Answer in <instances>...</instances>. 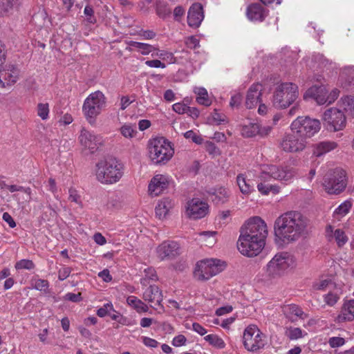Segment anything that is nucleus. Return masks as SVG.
Wrapping results in <instances>:
<instances>
[{
	"instance_id": "obj_24",
	"label": "nucleus",
	"mask_w": 354,
	"mask_h": 354,
	"mask_svg": "<svg viewBox=\"0 0 354 354\" xmlns=\"http://www.w3.org/2000/svg\"><path fill=\"white\" fill-rule=\"evenodd\" d=\"M327 93L328 89L326 86H313L307 90L304 97H312L318 104L322 105L327 103Z\"/></svg>"
},
{
	"instance_id": "obj_1",
	"label": "nucleus",
	"mask_w": 354,
	"mask_h": 354,
	"mask_svg": "<svg viewBox=\"0 0 354 354\" xmlns=\"http://www.w3.org/2000/svg\"><path fill=\"white\" fill-rule=\"evenodd\" d=\"M310 220L299 211H288L278 216L274 223L275 241L279 245H288L306 237L308 233Z\"/></svg>"
},
{
	"instance_id": "obj_57",
	"label": "nucleus",
	"mask_w": 354,
	"mask_h": 354,
	"mask_svg": "<svg viewBox=\"0 0 354 354\" xmlns=\"http://www.w3.org/2000/svg\"><path fill=\"white\" fill-rule=\"evenodd\" d=\"M138 35L144 39H152L156 37V34L151 30H140L138 32Z\"/></svg>"
},
{
	"instance_id": "obj_16",
	"label": "nucleus",
	"mask_w": 354,
	"mask_h": 354,
	"mask_svg": "<svg viewBox=\"0 0 354 354\" xmlns=\"http://www.w3.org/2000/svg\"><path fill=\"white\" fill-rule=\"evenodd\" d=\"M306 144L304 137L299 133L291 131L283 136L280 145L284 151L295 153L303 151Z\"/></svg>"
},
{
	"instance_id": "obj_40",
	"label": "nucleus",
	"mask_w": 354,
	"mask_h": 354,
	"mask_svg": "<svg viewBox=\"0 0 354 354\" xmlns=\"http://www.w3.org/2000/svg\"><path fill=\"white\" fill-rule=\"evenodd\" d=\"M204 339L209 342L212 346L217 348H223L225 346V344L222 338L218 337L217 335L211 334L206 335Z\"/></svg>"
},
{
	"instance_id": "obj_51",
	"label": "nucleus",
	"mask_w": 354,
	"mask_h": 354,
	"mask_svg": "<svg viewBox=\"0 0 354 354\" xmlns=\"http://www.w3.org/2000/svg\"><path fill=\"white\" fill-rule=\"evenodd\" d=\"M49 283L47 280L39 279L35 280L34 288L39 291H46L48 288Z\"/></svg>"
},
{
	"instance_id": "obj_53",
	"label": "nucleus",
	"mask_w": 354,
	"mask_h": 354,
	"mask_svg": "<svg viewBox=\"0 0 354 354\" xmlns=\"http://www.w3.org/2000/svg\"><path fill=\"white\" fill-rule=\"evenodd\" d=\"M243 97L241 93H236L232 95L230 99V106L232 108L239 107L242 102Z\"/></svg>"
},
{
	"instance_id": "obj_52",
	"label": "nucleus",
	"mask_w": 354,
	"mask_h": 354,
	"mask_svg": "<svg viewBox=\"0 0 354 354\" xmlns=\"http://www.w3.org/2000/svg\"><path fill=\"white\" fill-rule=\"evenodd\" d=\"M328 344L331 348H337L343 346L345 344V339L339 337H333L329 339Z\"/></svg>"
},
{
	"instance_id": "obj_39",
	"label": "nucleus",
	"mask_w": 354,
	"mask_h": 354,
	"mask_svg": "<svg viewBox=\"0 0 354 354\" xmlns=\"http://www.w3.org/2000/svg\"><path fill=\"white\" fill-rule=\"evenodd\" d=\"M152 57H158L163 61H166L168 64H173L176 62V57L174 54L171 52L158 50L155 48L154 51L151 54Z\"/></svg>"
},
{
	"instance_id": "obj_49",
	"label": "nucleus",
	"mask_w": 354,
	"mask_h": 354,
	"mask_svg": "<svg viewBox=\"0 0 354 354\" xmlns=\"http://www.w3.org/2000/svg\"><path fill=\"white\" fill-rule=\"evenodd\" d=\"M205 149L209 155L214 156L220 153L219 149L211 141H206L205 142Z\"/></svg>"
},
{
	"instance_id": "obj_60",
	"label": "nucleus",
	"mask_w": 354,
	"mask_h": 354,
	"mask_svg": "<svg viewBox=\"0 0 354 354\" xmlns=\"http://www.w3.org/2000/svg\"><path fill=\"white\" fill-rule=\"evenodd\" d=\"M145 64L151 68H165L166 67V65L158 59L147 60L145 62Z\"/></svg>"
},
{
	"instance_id": "obj_58",
	"label": "nucleus",
	"mask_w": 354,
	"mask_h": 354,
	"mask_svg": "<svg viewBox=\"0 0 354 354\" xmlns=\"http://www.w3.org/2000/svg\"><path fill=\"white\" fill-rule=\"evenodd\" d=\"M71 272V269L69 267H63L58 271V279L60 281H64L68 278Z\"/></svg>"
},
{
	"instance_id": "obj_64",
	"label": "nucleus",
	"mask_w": 354,
	"mask_h": 354,
	"mask_svg": "<svg viewBox=\"0 0 354 354\" xmlns=\"http://www.w3.org/2000/svg\"><path fill=\"white\" fill-rule=\"evenodd\" d=\"M64 299L73 302H78L82 299L81 293L75 294L73 292H68L65 295Z\"/></svg>"
},
{
	"instance_id": "obj_29",
	"label": "nucleus",
	"mask_w": 354,
	"mask_h": 354,
	"mask_svg": "<svg viewBox=\"0 0 354 354\" xmlns=\"http://www.w3.org/2000/svg\"><path fill=\"white\" fill-rule=\"evenodd\" d=\"M354 319V299L346 301L342 308L340 314L337 316L338 322H351Z\"/></svg>"
},
{
	"instance_id": "obj_56",
	"label": "nucleus",
	"mask_w": 354,
	"mask_h": 354,
	"mask_svg": "<svg viewBox=\"0 0 354 354\" xmlns=\"http://www.w3.org/2000/svg\"><path fill=\"white\" fill-rule=\"evenodd\" d=\"M145 277H147L152 281H156L158 279V277L156 275V272L154 268L151 267H147L144 269Z\"/></svg>"
},
{
	"instance_id": "obj_31",
	"label": "nucleus",
	"mask_w": 354,
	"mask_h": 354,
	"mask_svg": "<svg viewBox=\"0 0 354 354\" xmlns=\"http://www.w3.org/2000/svg\"><path fill=\"white\" fill-rule=\"evenodd\" d=\"M173 201L169 198H164L158 202L155 208L156 215L160 219L164 218L172 208Z\"/></svg>"
},
{
	"instance_id": "obj_47",
	"label": "nucleus",
	"mask_w": 354,
	"mask_h": 354,
	"mask_svg": "<svg viewBox=\"0 0 354 354\" xmlns=\"http://www.w3.org/2000/svg\"><path fill=\"white\" fill-rule=\"evenodd\" d=\"M330 283V280L328 279H322L317 281H315L313 283L312 288L314 290H325L326 288Z\"/></svg>"
},
{
	"instance_id": "obj_9",
	"label": "nucleus",
	"mask_w": 354,
	"mask_h": 354,
	"mask_svg": "<svg viewBox=\"0 0 354 354\" xmlns=\"http://www.w3.org/2000/svg\"><path fill=\"white\" fill-rule=\"evenodd\" d=\"M320 129L319 120L308 116H299L290 124V130L299 133L306 141L318 133Z\"/></svg>"
},
{
	"instance_id": "obj_61",
	"label": "nucleus",
	"mask_w": 354,
	"mask_h": 354,
	"mask_svg": "<svg viewBox=\"0 0 354 354\" xmlns=\"http://www.w3.org/2000/svg\"><path fill=\"white\" fill-rule=\"evenodd\" d=\"M156 13L160 17L165 19L170 15L171 10L165 6H159L156 8Z\"/></svg>"
},
{
	"instance_id": "obj_50",
	"label": "nucleus",
	"mask_w": 354,
	"mask_h": 354,
	"mask_svg": "<svg viewBox=\"0 0 354 354\" xmlns=\"http://www.w3.org/2000/svg\"><path fill=\"white\" fill-rule=\"evenodd\" d=\"M324 299L327 305L333 306L339 300V297L337 294L328 292L324 295Z\"/></svg>"
},
{
	"instance_id": "obj_46",
	"label": "nucleus",
	"mask_w": 354,
	"mask_h": 354,
	"mask_svg": "<svg viewBox=\"0 0 354 354\" xmlns=\"http://www.w3.org/2000/svg\"><path fill=\"white\" fill-rule=\"evenodd\" d=\"M286 335L291 340L297 339L302 337V330L299 328L290 327L287 328Z\"/></svg>"
},
{
	"instance_id": "obj_4",
	"label": "nucleus",
	"mask_w": 354,
	"mask_h": 354,
	"mask_svg": "<svg viewBox=\"0 0 354 354\" xmlns=\"http://www.w3.org/2000/svg\"><path fill=\"white\" fill-rule=\"evenodd\" d=\"M298 86L292 82H284L279 85L273 96V105L279 109L290 106L298 97Z\"/></svg>"
},
{
	"instance_id": "obj_44",
	"label": "nucleus",
	"mask_w": 354,
	"mask_h": 354,
	"mask_svg": "<svg viewBox=\"0 0 354 354\" xmlns=\"http://www.w3.org/2000/svg\"><path fill=\"white\" fill-rule=\"evenodd\" d=\"M17 0H0V15L8 13L13 7Z\"/></svg>"
},
{
	"instance_id": "obj_59",
	"label": "nucleus",
	"mask_w": 354,
	"mask_h": 354,
	"mask_svg": "<svg viewBox=\"0 0 354 354\" xmlns=\"http://www.w3.org/2000/svg\"><path fill=\"white\" fill-rule=\"evenodd\" d=\"M69 196H68V200L71 202H74L76 204H81V200H80V195L77 194V192L74 189H69Z\"/></svg>"
},
{
	"instance_id": "obj_21",
	"label": "nucleus",
	"mask_w": 354,
	"mask_h": 354,
	"mask_svg": "<svg viewBox=\"0 0 354 354\" xmlns=\"http://www.w3.org/2000/svg\"><path fill=\"white\" fill-rule=\"evenodd\" d=\"M168 184L167 176L162 174H157L150 181L149 192L153 196H158L167 187Z\"/></svg>"
},
{
	"instance_id": "obj_62",
	"label": "nucleus",
	"mask_w": 354,
	"mask_h": 354,
	"mask_svg": "<svg viewBox=\"0 0 354 354\" xmlns=\"http://www.w3.org/2000/svg\"><path fill=\"white\" fill-rule=\"evenodd\" d=\"M186 342L187 339L183 335H178L173 339L172 344L176 347H178L184 345Z\"/></svg>"
},
{
	"instance_id": "obj_37",
	"label": "nucleus",
	"mask_w": 354,
	"mask_h": 354,
	"mask_svg": "<svg viewBox=\"0 0 354 354\" xmlns=\"http://www.w3.org/2000/svg\"><path fill=\"white\" fill-rule=\"evenodd\" d=\"M194 93L197 95L196 102L201 105L209 106L212 101L208 97L207 91L204 88H196Z\"/></svg>"
},
{
	"instance_id": "obj_14",
	"label": "nucleus",
	"mask_w": 354,
	"mask_h": 354,
	"mask_svg": "<svg viewBox=\"0 0 354 354\" xmlns=\"http://www.w3.org/2000/svg\"><path fill=\"white\" fill-rule=\"evenodd\" d=\"M265 245V241L253 239L251 236L241 234L237 242L239 251L245 256L252 257L259 254Z\"/></svg>"
},
{
	"instance_id": "obj_63",
	"label": "nucleus",
	"mask_w": 354,
	"mask_h": 354,
	"mask_svg": "<svg viewBox=\"0 0 354 354\" xmlns=\"http://www.w3.org/2000/svg\"><path fill=\"white\" fill-rule=\"evenodd\" d=\"M186 44L189 48L195 49L199 47V40L194 36H191L187 38Z\"/></svg>"
},
{
	"instance_id": "obj_10",
	"label": "nucleus",
	"mask_w": 354,
	"mask_h": 354,
	"mask_svg": "<svg viewBox=\"0 0 354 354\" xmlns=\"http://www.w3.org/2000/svg\"><path fill=\"white\" fill-rule=\"evenodd\" d=\"M290 257L287 252L276 254L264 268L265 275L268 279L281 277L289 268Z\"/></svg>"
},
{
	"instance_id": "obj_48",
	"label": "nucleus",
	"mask_w": 354,
	"mask_h": 354,
	"mask_svg": "<svg viewBox=\"0 0 354 354\" xmlns=\"http://www.w3.org/2000/svg\"><path fill=\"white\" fill-rule=\"evenodd\" d=\"M184 136L187 139H192V140L198 145L202 144L203 139L201 136L197 135L192 130H189L186 131L184 133Z\"/></svg>"
},
{
	"instance_id": "obj_30",
	"label": "nucleus",
	"mask_w": 354,
	"mask_h": 354,
	"mask_svg": "<svg viewBox=\"0 0 354 354\" xmlns=\"http://www.w3.org/2000/svg\"><path fill=\"white\" fill-rule=\"evenodd\" d=\"M337 147V143L334 141H322L315 145L313 154L317 157L334 150Z\"/></svg>"
},
{
	"instance_id": "obj_6",
	"label": "nucleus",
	"mask_w": 354,
	"mask_h": 354,
	"mask_svg": "<svg viewBox=\"0 0 354 354\" xmlns=\"http://www.w3.org/2000/svg\"><path fill=\"white\" fill-rule=\"evenodd\" d=\"M106 105V97L100 91L91 93L84 100L82 111L90 124L95 122L96 117L100 114Z\"/></svg>"
},
{
	"instance_id": "obj_8",
	"label": "nucleus",
	"mask_w": 354,
	"mask_h": 354,
	"mask_svg": "<svg viewBox=\"0 0 354 354\" xmlns=\"http://www.w3.org/2000/svg\"><path fill=\"white\" fill-rule=\"evenodd\" d=\"M347 185L346 171L342 168L330 171L324 178L323 187L329 194H339Z\"/></svg>"
},
{
	"instance_id": "obj_18",
	"label": "nucleus",
	"mask_w": 354,
	"mask_h": 354,
	"mask_svg": "<svg viewBox=\"0 0 354 354\" xmlns=\"http://www.w3.org/2000/svg\"><path fill=\"white\" fill-rule=\"evenodd\" d=\"M208 212V204L198 198H193L188 201L186 207L187 216L193 219L203 218L207 214Z\"/></svg>"
},
{
	"instance_id": "obj_19",
	"label": "nucleus",
	"mask_w": 354,
	"mask_h": 354,
	"mask_svg": "<svg viewBox=\"0 0 354 354\" xmlns=\"http://www.w3.org/2000/svg\"><path fill=\"white\" fill-rule=\"evenodd\" d=\"M156 254L162 261L171 259L180 254V248L175 241H164L157 247Z\"/></svg>"
},
{
	"instance_id": "obj_12",
	"label": "nucleus",
	"mask_w": 354,
	"mask_h": 354,
	"mask_svg": "<svg viewBox=\"0 0 354 354\" xmlns=\"http://www.w3.org/2000/svg\"><path fill=\"white\" fill-rule=\"evenodd\" d=\"M21 66L17 64H6L0 68V88H10L22 77Z\"/></svg>"
},
{
	"instance_id": "obj_36",
	"label": "nucleus",
	"mask_w": 354,
	"mask_h": 354,
	"mask_svg": "<svg viewBox=\"0 0 354 354\" xmlns=\"http://www.w3.org/2000/svg\"><path fill=\"white\" fill-rule=\"evenodd\" d=\"M260 126L257 123H249L242 126L241 133L243 137L252 138L259 133Z\"/></svg>"
},
{
	"instance_id": "obj_20",
	"label": "nucleus",
	"mask_w": 354,
	"mask_h": 354,
	"mask_svg": "<svg viewBox=\"0 0 354 354\" xmlns=\"http://www.w3.org/2000/svg\"><path fill=\"white\" fill-rule=\"evenodd\" d=\"M204 19L203 6L195 3L189 8L187 15V24L190 27L198 28Z\"/></svg>"
},
{
	"instance_id": "obj_34",
	"label": "nucleus",
	"mask_w": 354,
	"mask_h": 354,
	"mask_svg": "<svg viewBox=\"0 0 354 354\" xmlns=\"http://www.w3.org/2000/svg\"><path fill=\"white\" fill-rule=\"evenodd\" d=\"M339 107L348 116L354 117V97L346 96L339 102Z\"/></svg>"
},
{
	"instance_id": "obj_43",
	"label": "nucleus",
	"mask_w": 354,
	"mask_h": 354,
	"mask_svg": "<svg viewBox=\"0 0 354 354\" xmlns=\"http://www.w3.org/2000/svg\"><path fill=\"white\" fill-rule=\"evenodd\" d=\"M35 267V263L32 262V261L29 259H21L19 261H17L15 265V268L16 270H32Z\"/></svg>"
},
{
	"instance_id": "obj_33",
	"label": "nucleus",
	"mask_w": 354,
	"mask_h": 354,
	"mask_svg": "<svg viewBox=\"0 0 354 354\" xmlns=\"http://www.w3.org/2000/svg\"><path fill=\"white\" fill-rule=\"evenodd\" d=\"M236 183L241 192L243 194H250L254 191V184L247 180L243 174H239L236 177Z\"/></svg>"
},
{
	"instance_id": "obj_11",
	"label": "nucleus",
	"mask_w": 354,
	"mask_h": 354,
	"mask_svg": "<svg viewBox=\"0 0 354 354\" xmlns=\"http://www.w3.org/2000/svg\"><path fill=\"white\" fill-rule=\"evenodd\" d=\"M243 344L250 351H256L263 348L266 344V336L255 325H250L243 333Z\"/></svg>"
},
{
	"instance_id": "obj_26",
	"label": "nucleus",
	"mask_w": 354,
	"mask_h": 354,
	"mask_svg": "<svg viewBox=\"0 0 354 354\" xmlns=\"http://www.w3.org/2000/svg\"><path fill=\"white\" fill-rule=\"evenodd\" d=\"M247 17L250 21H263L268 15L267 10L259 3H252L247 8Z\"/></svg>"
},
{
	"instance_id": "obj_23",
	"label": "nucleus",
	"mask_w": 354,
	"mask_h": 354,
	"mask_svg": "<svg viewBox=\"0 0 354 354\" xmlns=\"http://www.w3.org/2000/svg\"><path fill=\"white\" fill-rule=\"evenodd\" d=\"M263 86L260 84H252L248 91L245 100V106L248 109L254 108L261 102Z\"/></svg>"
},
{
	"instance_id": "obj_27",
	"label": "nucleus",
	"mask_w": 354,
	"mask_h": 354,
	"mask_svg": "<svg viewBox=\"0 0 354 354\" xmlns=\"http://www.w3.org/2000/svg\"><path fill=\"white\" fill-rule=\"evenodd\" d=\"M326 236L329 241L334 239L339 248L344 245L348 240L347 236L342 230L336 229L335 230H333V227L331 225H328L326 227Z\"/></svg>"
},
{
	"instance_id": "obj_41",
	"label": "nucleus",
	"mask_w": 354,
	"mask_h": 354,
	"mask_svg": "<svg viewBox=\"0 0 354 354\" xmlns=\"http://www.w3.org/2000/svg\"><path fill=\"white\" fill-rule=\"evenodd\" d=\"M352 207V203L349 201H345L339 205L334 211V215L338 217H343L346 215Z\"/></svg>"
},
{
	"instance_id": "obj_22",
	"label": "nucleus",
	"mask_w": 354,
	"mask_h": 354,
	"mask_svg": "<svg viewBox=\"0 0 354 354\" xmlns=\"http://www.w3.org/2000/svg\"><path fill=\"white\" fill-rule=\"evenodd\" d=\"M142 298L151 304V307L157 308V306H161L162 295L157 286L150 285L143 292Z\"/></svg>"
},
{
	"instance_id": "obj_3",
	"label": "nucleus",
	"mask_w": 354,
	"mask_h": 354,
	"mask_svg": "<svg viewBox=\"0 0 354 354\" xmlns=\"http://www.w3.org/2000/svg\"><path fill=\"white\" fill-rule=\"evenodd\" d=\"M124 174V166L116 158L101 160L95 165L96 179L104 185L118 183Z\"/></svg>"
},
{
	"instance_id": "obj_38",
	"label": "nucleus",
	"mask_w": 354,
	"mask_h": 354,
	"mask_svg": "<svg viewBox=\"0 0 354 354\" xmlns=\"http://www.w3.org/2000/svg\"><path fill=\"white\" fill-rule=\"evenodd\" d=\"M129 45L136 48L138 50V52L143 55H149L151 53H152L155 50V47L152 45L142 42L131 41L129 43Z\"/></svg>"
},
{
	"instance_id": "obj_25",
	"label": "nucleus",
	"mask_w": 354,
	"mask_h": 354,
	"mask_svg": "<svg viewBox=\"0 0 354 354\" xmlns=\"http://www.w3.org/2000/svg\"><path fill=\"white\" fill-rule=\"evenodd\" d=\"M282 312L285 317L291 322H295L297 319H305L308 315L303 311L301 308L296 304H288L282 307Z\"/></svg>"
},
{
	"instance_id": "obj_35",
	"label": "nucleus",
	"mask_w": 354,
	"mask_h": 354,
	"mask_svg": "<svg viewBox=\"0 0 354 354\" xmlns=\"http://www.w3.org/2000/svg\"><path fill=\"white\" fill-rule=\"evenodd\" d=\"M127 303L138 313H145L149 310L148 306L142 300L133 295L127 297Z\"/></svg>"
},
{
	"instance_id": "obj_45",
	"label": "nucleus",
	"mask_w": 354,
	"mask_h": 354,
	"mask_svg": "<svg viewBox=\"0 0 354 354\" xmlns=\"http://www.w3.org/2000/svg\"><path fill=\"white\" fill-rule=\"evenodd\" d=\"M111 311L115 312L112 303L109 302V303L104 304L102 307L100 308L97 310V315L100 317H104L106 315H110V313Z\"/></svg>"
},
{
	"instance_id": "obj_42",
	"label": "nucleus",
	"mask_w": 354,
	"mask_h": 354,
	"mask_svg": "<svg viewBox=\"0 0 354 354\" xmlns=\"http://www.w3.org/2000/svg\"><path fill=\"white\" fill-rule=\"evenodd\" d=\"M37 115L43 120L48 118L49 105L48 103H39L37 107Z\"/></svg>"
},
{
	"instance_id": "obj_5",
	"label": "nucleus",
	"mask_w": 354,
	"mask_h": 354,
	"mask_svg": "<svg viewBox=\"0 0 354 354\" xmlns=\"http://www.w3.org/2000/svg\"><path fill=\"white\" fill-rule=\"evenodd\" d=\"M174 153L171 143L164 138H157L150 141L149 156L153 163L165 164Z\"/></svg>"
},
{
	"instance_id": "obj_32",
	"label": "nucleus",
	"mask_w": 354,
	"mask_h": 354,
	"mask_svg": "<svg viewBox=\"0 0 354 354\" xmlns=\"http://www.w3.org/2000/svg\"><path fill=\"white\" fill-rule=\"evenodd\" d=\"M119 132L124 138L131 140L138 134L137 125L136 123L125 122L120 127Z\"/></svg>"
},
{
	"instance_id": "obj_13",
	"label": "nucleus",
	"mask_w": 354,
	"mask_h": 354,
	"mask_svg": "<svg viewBox=\"0 0 354 354\" xmlns=\"http://www.w3.org/2000/svg\"><path fill=\"white\" fill-rule=\"evenodd\" d=\"M241 234L265 241L268 235L267 225L260 217L254 216L247 221L241 227Z\"/></svg>"
},
{
	"instance_id": "obj_54",
	"label": "nucleus",
	"mask_w": 354,
	"mask_h": 354,
	"mask_svg": "<svg viewBox=\"0 0 354 354\" xmlns=\"http://www.w3.org/2000/svg\"><path fill=\"white\" fill-rule=\"evenodd\" d=\"M172 109L178 114H184L187 113V110H189V106L183 103L178 102L173 104Z\"/></svg>"
},
{
	"instance_id": "obj_7",
	"label": "nucleus",
	"mask_w": 354,
	"mask_h": 354,
	"mask_svg": "<svg viewBox=\"0 0 354 354\" xmlns=\"http://www.w3.org/2000/svg\"><path fill=\"white\" fill-rule=\"evenodd\" d=\"M225 264L219 259H207L198 261L194 271L198 281H207L223 270Z\"/></svg>"
},
{
	"instance_id": "obj_55",
	"label": "nucleus",
	"mask_w": 354,
	"mask_h": 354,
	"mask_svg": "<svg viewBox=\"0 0 354 354\" xmlns=\"http://www.w3.org/2000/svg\"><path fill=\"white\" fill-rule=\"evenodd\" d=\"M84 13L86 17H88L87 21L89 23H91V24L95 23L96 20H95V17H93L94 11H93V8L91 6L87 5L85 6L84 10Z\"/></svg>"
},
{
	"instance_id": "obj_15",
	"label": "nucleus",
	"mask_w": 354,
	"mask_h": 354,
	"mask_svg": "<svg viewBox=\"0 0 354 354\" xmlns=\"http://www.w3.org/2000/svg\"><path fill=\"white\" fill-rule=\"evenodd\" d=\"M322 119L327 128L332 131H338L346 127V120L344 112L336 108L324 111Z\"/></svg>"
},
{
	"instance_id": "obj_17",
	"label": "nucleus",
	"mask_w": 354,
	"mask_h": 354,
	"mask_svg": "<svg viewBox=\"0 0 354 354\" xmlns=\"http://www.w3.org/2000/svg\"><path fill=\"white\" fill-rule=\"evenodd\" d=\"M79 141L82 146L88 149L92 153L96 151L99 147L104 142L102 136L95 134L85 128H82L80 131Z\"/></svg>"
},
{
	"instance_id": "obj_2",
	"label": "nucleus",
	"mask_w": 354,
	"mask_h": 354,
	"mask_svg": "<svg viewBox=\"0 0 354 354\" xmlns=\"http://www.w3.org/2000/svg\"><path fill=\"white\" fill-rule=\"evenodd\" d=\"M296 174L295 169L290 166L263 165L259 176L261 182L257 184L258 191L263 195H268L270 192L274 194H278L280 191V187L277 185H270L267 183L273 179L282 181L285 184H289L292 181Z\"/></svg>"
},
{
	"instance_id": "obj_28",
	"label": "nucleus",
	"mask_w": 354,
	"mask_h": 354,
	"mask_svg": "<svg viewBox=\"0 0 354 354\" xmlns=\"http://www.w3.org/2000/svg\"><path fill=\"white\" fill-rule=\"evenodd\" d=\"M208 193L210 200L216 205L226 203L230 197V192L223 187L211 189Z\"/></svg>"
}]
</instances>
